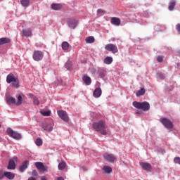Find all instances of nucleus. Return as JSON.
Returning a JSON list of instances; mask_svg holds the SVG:
<instances>
[{
  "instance_id": "1",
  "label": "nucleus",
  "mask_w": 180,
  "mask_h": 180,
  "mask_svg": "<svg viewBox=\"0 0 180 180\" xmlns=\"http://www.w3.org/2000/svg\"><path fill=\"white\" fill-rule=\"evenodd\" d=\"M92 127L96 131H98V133H101L103 136H106V134H108V132L106 131V123L103 120L94 122Z\"/></svg>"
},
{
  "instance_id": "2",
  "label": "nucleus",
  "mask_w": 180,
  "mask_h": 180,
  "mask_svg": "<svg viewBox=\"0 0 180 180\" xmlns=\"http://www.w3.org/2000/svg\"><path fill=\"white\" fill-rule=\"evenodd\" d=\"M132 105L136 109H141L142 110H143V112H147V110H150V103H148V102L147 101H144V102L134 101L132 103Z\"/></svg>"
},
{
  "instance_id": "3",
  "label": "nucleus",
  "mask_w": 180,
  "mask_h": 180,
  "mask_svg": "<svg viewBox=\"0 0 180 180\" xmlns=\"http://www.w3.org/2000/svg\"><path fill=\"white\" fill-rule=\"evenodd\" d=\"M6 82L7 84H11V86L13 88H19V79L15 77L13 74H9L6 77Z\"/></svg>"
},
{
  "instance_id": "4",
  "label": "nucleus",
  "mask_w": 180,
  "mask_h": 180,
  "mask_svg": "<svg viewBox=\"0 0 180 180\" xmlns=\"http://www.w3.org/2000/svg\"><path fill=\"white\" fill-rule=\"evenodd\" d=\"M6 133L10 137L15 139V140H20L22 139L20 134L13 131L12 128H7Z\"/></svg>"
},
{
  "instance_id": "5",
  "label": "nucleus",
  "mask_w": 180,
  "mask_h": 180,
  "mask_svg": "<svg viewBox=\"0 0 180 180\" xmlns=\"http://www.w3.org/2000/svg\"><path fill=\"white\" fill-rule=\"evenodd\" d=\"M160 122L166 129H174V124L169 119L160 118Z\"/></svg>"
},
{
  "instance_id": "6",
  "label": "nucleus",
  "mask_w": 180,
  "mask_h": 180,
  "mask_svg": "<svg viewBox=\"0 0 180 180\" xmlns=\"http://www.w3.org/2000/svg\"><path fill=\"white\" fill-rule=\"evenodd\" d=\"M105 49L107 50V51H110L112 54H116V53L119 52L117 46L113 44H108L105 45Z\"/></svg>"
},
{
  "instance_id": "7",
  "label": "nucleus",
  "mask_w": 180,
  "mask_h": 180,
  "mask_svg": "<svg viewBox=\"0 0 180 180\" xmlns=\"http://www.w3.org/2000/svg\"><path fill=\"white\" fill-rule=\"evenodd\" d=\"M43 57H44V54L41 51H34L32 55V58L34 61H41V60H43Z\"/></svg>"
},
{
  "instance_id": "8",
  "label": "nucleus",
  "mask_w": 180,
  "mask_h": 180,
  "mask_svg": "<svg viewBox=\"0 0 180 180\" xmlns=\"http://www.w3.org/2000/svg\"><path fill=\"white\" fill-rule=\"evenodd\" d=\"M103 160L107 162H114L116 160V156L112 153H105L103 154Z\"/></svg>"
},
{
  "instance_id": "9",
  "label": "nucleus",
  "mask_w": 180,
  "mask_h": 180,
  "mask_svg": "<svg viewBox=\"0 0 180 180\" xmlns=\"http://www.w3.org/2000/svg\"><path fill=\"white\" fill-rule=\"evenodd\" d=\"M68 25L71 29H75L78 26V20L74 18L67 19Z\"/></svg>"
},
{
  "instance_id": "10",
  "label": "nucleus",
  "mask_w": 180,
  "mask_h": 180,
  "mask_svg": "<svg viewBox=\"0 0 180 180\" xmlns=\"http://www.w3.org/2000/svg\"><path fill=\"white\" fill-rule=\"evenodd\" d=\"M35 167L39 171H41V172H46L49 169V167L45 166L41 162H35Z\"/></svg>"
},
{
  "instance_id": "11",
  "label": "nucleus",
  "mask_w": 180,
  "mask_h": 180,
  "mask_svg": "<svg viewBox=\"0 0 180 180\" xmlns=\"http://www.w3.org/2000/svg\"><path fill=\"white\" fill-rule=\"evenodd\" d=\"M58 115L63 122H69L70 117H68V114L65 110H58Z\"/></svg>"
},
{
  "instance_id": "12",
  "label": "nucleus",
  "mask_w": 180,
  "mask_h": 180,
  "mask_svg": "<svg viewBox=\"0 0 180 180\" xmlns=\"http://www.w3.org/2000/svg\"><path fill=\"white\" fill-rule=\"evenodd\" d=\"M15 161H18V158L14 157L13 160H10L8 162V169H15L16 168V165L15 164Z\"/></svg>"
},
{
  "instance_id": "13",
  "label": "nucleus",
  "mask_w": 180,
  "mask_h": 180,
  "mask_svg": "<svg viewBox=\"0 0 180 180\" xmlns=\"http://www.w3.org/2000/svg\"><path fill=\"white\" fill-rule=\"evenodd\" d=\"M139 164L144 171H151L152 167L150 163L141 162Z\"/></svg>"
},
{
  "instance_id": "14",
  "label": "nucleus",
  "mask_w": 180,
  "mask_h": 180,
  "mask_svg": "<svg viewBox=\"0 0 180 180\" xmlns=\"http://www.w3.org/2000/svg\"><path fill=\"white\" fill-rule=\"evenodd\" d=\"M101 96H102V89H101L100 87L96 88L93 93V96L94 98H101Z\"/></svg>"
},
{
  "instance_id": "15",
  "label": "nucleus",
  "mask_w": 180,
  "mask_h": 180,
  "mask_svg": "<svg viewBox=\"0 0 180 180\" xmlns=\"http://www.w3.org/2000/svg\"><path fill=\"white\" fill-rule=\"evenodd\" d=\"M27 167H29V160H25L22 162V165L20 166L19 170L20 172H25L26 169H27Z\"/></svg>"
},
{
  "instance_id": "16",
  "label": "nucleus",
  "mask_w": 180,
  "mask_h": 180,
  "mask_svg": "<svg viewBox=\"0 0 180 180\" xmlns=\"http://www.w3.org/2000/svg\"><path fill=\"white\" fill-rule=\"evenodd\" d=\"M120 19L119 18L112 17L111 18L112 25H115V26H120Z\"/></svg>"
},
{
  "instance_id": "17",
  "label": "nucleus",
  "mask_w": 180,
  "mask_h": 180,
  "mask_svg": "<svg viewBox=\"0 0 180 180\" xmlns=\"http://www.w3.org/2000/svg\"><path fill=\"white\" fill-rule=\"evenodd\" d=\"M62 50H64L65 53L70 51V44L67 41H63L62 43Z\"/></svg>"
},
{
  "instance_id": "18",
  "label": "nucleus",
  "mask_w": 180,
  "mask_h": 180,
  "mask_svg": "<svg viewBox=\"0 0 180 180\" xmlns=\"http://www.w3.org/2000/svg\"><path fill=\"white\" fill-rule=\"evenodd\" d=\"M11 43V39L8 37L0 38V46H4V44H8Z\"/></svg>"
},
{
  "instance_id": "19",
  "label": "nucleus",
  "mask_w": 180,
  "mask_h": 180,
  "mask_svg": "<svg viewBox=\"0 0 180 180\" xmlns=\"http://www.w3.org/2000/svg\"><path fill=\"white\" fill-rule=\"evenodd\" d=\"M42 129H43V130H45L46 131H53V126H51L47 123H44L42 124Z\"/></svg>"
},
{
  "instance_id": "20",
  "label": "nucleus",
  "mask_w": 180,
  "mask_h": 180,
  "mask_svg": "<svg viewBox=\"0 0 180 180\" xmlns=\"http://www.w3.org/2000/svg\"><path fill=\"white\" fill-rule=\"evenodd\" d=\"M82 79L86 85H91V77H88V75H84L82 77Z\"/></svg>"
},
{
  "instance_id": "21",
  "label": "nucleus",
  "mask_w": 180,
  "mask_h": 180,
  "mask_svg": "<svg viewBox=\"0 0 180 180\" xmlns=\"http://www.w3.org/2000/svg\"><path fill=\"white\" fill-rule=\"evenodd\" d=\"M6 102L8 105H16V99L12 96L7 97Z\"/></svg>"
},
{
  "instance_id": "22",
  "label": "nucleus",
  "mask_w": 180,
  "mask_h": 180,
  "mask_svg": "<svg viewBox=\"0 0 180 180\" xmlns=\"http://www.w3.org/2000/svg\"><path fill=\"white\" fill-rule=\"evenodd\" d=\"M102 171H103V174H112V167L109 166H103Z\"/></svg>"
},
{
  "instance_id": "23",
  "label": "nucleus",
  "mask_w": 180,
  "mask_h": 180,
  "mask_svg": "<svg viewBox=\"0 0 180 180\" xmlns=\"http://www.w3.org/2000/svg\"><path fill=\"white\" fill-rule=\"evenodd\" d=\"M4 176L7 178V179L12 180L15 179V174L11 172H4Z\"/></svg>"
},
{
  "instance_id": "24",
  "label": "nucleus",
  "mask_w": 180,
  "mask_h": 180,
  "mask_svg": "<svg viewBox=\"0 0 180 180\" xmlns=\"http://www.w3.org/2000/svg\"><path fill=\"white\" fill-rule=\"evenodd\" d=\"M22 34L25 37H30V36H32V30H30L29 28L22 30Z\"/></svg>"
},
{
  "instance_id": "25",
  "label": "nucleus",
  "mask_w": 180,
  "mask_h": 180,
  "mask_svg": "<svg viewBox=\"0 0 180 180\" xmlns=\"http://www.w3.org/2000/svg\"><path fill=\"white\" fill-rule=\"evenodd\" d=\"M63 8V5L60 4H51V8L53 11H60Z\"/></svg>"
},
{
  "instance_id": "26",
  "label": "nucleus",
  "mask_w": 180,
  "mask_h": 180,
  "mask_svg": "<svg viewBox=\"0 0 180 180\" xmlns=\"http://www.w3.org/2000/svg\"><path fill=\"white\" fill-rule=\"evenodd\" d=\"M65 167H67L65 162H61L58 164V168L59 171H63V169H65Z\"/></svg>"
},
{
  "instance_id": "27",
  "label": "nucleus",
  "mask_w": 180,
  "mask_h": 180,
  "mask_svg": "<svg viewBox=\"0 0 180 180\" xmlns=\"http://www.w3.org/2000/svg\"><path fill=\"white\" fill-rule=\"evenodd\" d=\"M20 4L24 8H27L30 5V0H20Z\"/></svg>"
},
{
  "instance_id": "28",
  "label": "nucleus",
  "mask_w": 180,
  "mask_h": 180,
  "mask_svg": "<svg viewBox=\"0 0 180 180\" xmlns=\"http://www.w3.org/2000/svg\"><path fill=\"white\" fill-rule=\"evenodd\" d=\"M176 4V1L173 0L169 3V11H174V8H175V5Z\"/></svg>"
},
{
  "instance_id": "29",
  "label": "nucleus",
  "mask_w": 180,
  "mask_h": 180,
  "mask_svg": "<svg viewBox=\"0 0 180 180\" xmlns=\"http://www.w3.org/2000/svg\"><path fill=\"white\" fill-rule=\"evenodd\" d=\"M85 41L87 44L95 43V38L92 36L88 37L86 38Z\"/></svg>"
},
{
  "instance_id": "30",
  "label": "nucleus",
  "mask_w": 180,
  "mask_h": 180,
  "mask_svg": "<svg viewBox=\"0 0 180 180\" xmlns=\"http://www.w3.org/2000/svg\"><path fill=\"white\" fill-rule=\"evenodd\" d=\"M146 94V89L141 88L140 90H139L136 95V96H143Z\"/></svg>"
},
{
  "instance_id": "31",
  "label": "nucleus",
  "mask_w": 180,
  "mask_h": 180,
  "mask_svg": "<svg viewBox=\"0 0 180 180\" xmlns=\"http://www.w3.org/2000/svg\"><path fill=\"white\" fill-rule=\"evenodd\" d=\"M22 101H23V98H22V96L19 95L17 97V102H15L16 106H20V105L22 104Z\"/></svg>"
},
{
  "instance_id": "32",
  "label": "nucleus",
  "mask_w": 180,
  "mask_h": 180,
  "mask_svg": "<svg viewBox=\"0 0 180 180\" xmlns=\"http://www.w3.org/2000/svg\"><path fill=\"white\" fill-rule=\"evenodd\" d=\"M113 61V58L112 57H106L105 59H104V63L105 64H112V62Z\"/></svg>"
},
{
  "instance_id": "33",
  "label": "nucleus",
  "mask_w": 180,
  "mask_h": 180,
  "mask_svg": "<svg viewBox=\"0 0 180 180\" xmlns=\"http://www.w3.org/2000/svg\"><path fill=\"white\" fill-rule=\"evenodd\" d=\"M35 144L37 146H38L39 147H40V146H42L43 144V140H41V139L38 138L36 141H35Z\"/></svg>"
},
{
  "instance_id": "34",
  "label": "nucleus",
  "mask_w": 180,
  "mask_h": 180,
  "mask_svg": "<svg viewBox=\"0 0 180 180\" xmlns=\"http://www.w3.org/2000/svg\"><path fill=\"white\" fill-rule=\"evenodd\" d=\"M40 113L42 116H50L51 111H40Z\"/></svg>"
},
{
  "instance_id": "35",
  "label": "nucleus",
  "mask_w": 180,
  "mask_h": 180,
  "mask_svg": "<svg viewBox=\"0 0 180 180\" xmlns=\"http://www.w3.org/2000/svg\"><path fill=\"white\" fill-rule=\"evenodd\" d=\"M33 103L34 105H37V106L38 105H40V101H39V98H37V96L33 98Z\"/></svg>"
},
{
  "instance_id": "36",
  "label": "nucleus",
  "mask_w": 180,
  "mask_h": 180,
  "mask_svg": "<svg viewBox=\"0 0 180 180\" xmlns=\"http://www.w3.org/2000/svg\"><path fill=\"white\" fill-rule=\"evenodd\" d=\"M156 60L158 63H162V61H164V56H158L157 58H156Z\"/></svg>"
},
{
  "instance_id": "37",
  "label": "nucleus",
  "mask_w": 180,
  "mask_h": 180,
  "mask_svg": "<svg viewBox=\"0 0 180 180\" xmlns=\"http://www.w3.org/2000/svg\"><path fill=\"white\" fill-rule=\"evenodd\" d=\"M66 68H71L72 67V62L68 60L65 63Z\"/></svg>"
},
{
  "instance_id": "38",
  "label": "nucleus",
  "mask_w": 180,
  "mask_h": 180,
  "mask_svg": "<svg viewBox=\"0 0 180 180\" xmlns=\"http://www.w3.org/2000/svg\"><path fill=\"white\" fill-rule=\"evenodd\" d=\"M157 77H158V78H160V79H165V75H164L161 72L158 73Z\"/></svg>"
},
{
  "instance_id": "39",
  "label": "nucleus",
  "mask_w": 180,
  "mask_h": 180,
  "mask_svg": "<svg viewBox=\"0 0 180 180\" xmlns=\"http://www.w3.org/2000/svg\"><path fill=\"white\" fill-rule=\"evenodd\" d=\"M174 162H175V164H179V165H180V158L179 157L174 158Z\"/></svg>"
},
{
  "instance_id": "40",
  "label": "nucleus",
  "mask_w": 180,
  "mask_h": 180,
  "mask_svg": "<svg viewBox=\"0 0 180 180\" xmlns=\"http://www.w3.org/2000/svg\"><path fill=\"white\" fill-rule=\"evenodd\" d=\"M37 175H39V174L37 173V171L33 170L32 171V176H37Z\"/></svg>"
},
{
  "instance_id": "41",
  "label": "nucleus",
  "mask_w": 180,
  "mask_h": 180,
  "mask_svg": "<svg viewBox=\"0 0 180 180\" xmlns=\"http://www.w3.org/2000/svg\"><path fill=\"white\" fill-rule=\"evenodd\" d=\"M176 29L177 32H179V33H180V24L179 23L176 25Z\"/></svg>"
},
{
  "instance_id": "42",
  "label": "nucleus",
  "mask_w": 180,
  "mask_h": 180,
  "mask_svg": "<svg viewBox=\"0 0 180 180\" xmlns=\"http://www.w3.org/2000/svg\"><path fill=\"white\" fill-rule=\"evenodd\" d=\"M29 96L32 98V99H34L36 96H34L33 94L32 93H30L29 94Z\"/></svg>"
},
{
  "instance_id": "43",
  "label": "nucleus",
  "mask_w": 180,
  "mask_h": 180,
  "mask_svg": "<svg viewBox=\"0 0 180 180\" xmlns=\"http://www.w3.org/2000/svg\"><path fill=\"white\" fill-rule=\"evenodd\" d=\"M4 176H5L4 174L0 172V179H4Z\"/></svg>"
},
{
  "instance_id": "44",
  "label": "nucleus",
  "mask_w": 180,
  "mask_h": 180,
  "mask_svg": "<svg viewBox=\"0 0 180 180\" xmlns=\"http://www.w3.org/2000/svg\"><path fill=\"white\" fill-rule=\"evenodd\" d=\"M97 13H104L105 11H104L103 10H102V9H98V10H97Z\"/></svg>"
},
{
  "instance_id": "45",
  "label": "nucleus",
  "mask_w": 180,
  "mask_h": 180,
  "mask_svg": "<svg viewBox=\"0 0 180 180\" xmlns=\"http://www.w3.org/2000/svg\"><path fill=\"white\" fill-rule=\"evenodd\" d=\"M99 75H100L101 78H104L105 77V73H103V72L100 73Z\"/></svg>"
},
{
  "instance_id": "46",
  "label": "nucleus",
  "mask_w": 180,
  "mask_h": 180,
  "mask_svg": "<svg viewBox=\"0 0 180 180\" xmlns=\"http://www.w3.org/2000/svg\"><path fill=\"white\" fill-rule=\"evenodd\" d=\"M63 83V79H58V82H56V84H62Z\"/></svg>"
},
{
  "instance_id": "47",
  "label": "nucleus",
  "mask_w": 180,
  "mask_h": 180,
  "mask_svg": "<svg viewBox=\"0 0 180 180\" xmlns=\"http://www.w3.org/2000/svg\"><path fill=\"white\" fill-rule=\"evenodd\" d=\"M57 180H64V178H63L62 176L58 177Z\"/></svg>"
},
{
  "instance_id": "48",
  "label": "nucleus",
  "mask_w": 180,
  "mask_h": 180,
  "mask_svg": "<svg viewBox=\"0 0 180 180\" xmlns=\"http://www.w3.org/2000/svg\"><path fill=\"white\" fill-rule=\"evenodd\" d=\"M41 180H47V179H46V177H44V176H42V177H41Z\"/></svg>"
},
{
  "instance_id": "49",
  "label": "nucleus",
  "mask_w": 180,
  "mask_h": 180,
  "mask_svg": "<svg viewBox=\"0 0 180 180\" xmlns=\"http://www.w3.org/2000/svg\"><path fill=\"white\" fill-rule=\"evenodd\" d=\"M0 127H1V124H0Z\"/></svg>"
}]
</instances>
